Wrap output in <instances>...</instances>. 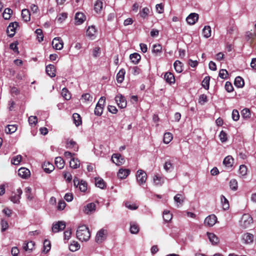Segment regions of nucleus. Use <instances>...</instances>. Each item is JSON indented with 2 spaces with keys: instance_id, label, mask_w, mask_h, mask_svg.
Masks as SVG:
<instances>
[{
  "instance_id": "nucleus-1",
  "label": "nucleus",
  "mask_w": 256,
  "mask_h": 256,
  "mask_svg": "<svg viewBox=\"0 0 256 256\" xmlns=\"http://www.w3.org/2000/svg\"><path fill=\"white\" fill-rule=\"evenodd\" d=\"M90 236L88 228L84 225L79 226L76 231V237L82 242L88 241Z\"/></svg>"
},
{
  "instance_id": "nucleus-2",
  "label": "nucleus",
  "mask_w": 256,
  "mask_h": 256,
  "mask_svg": "<svg viewBox=\"0 0 256 256\" xmlns=\"http://www.w3.org/2000/svg\"><path fill=\"white\" fill-rule=\"evenodd\" d=\"M252 218L248 214H243L241 218L240 224L244 228H248L252 223Z\"/></svg>"
},
{
  "instance_id": "nucleus-3",
  "label": "nucleus",
  "mask_w": 256,
  "mask_h": 256,
  "mask_svg": "<svg viewBox=\"0 0 256 256\" xmlns=\"http://www.w3.org/2000/svg\"><path fill=\"white\" fill-rule=\"evenodd\" d=\"M106 230L104 228L100 229L99 231L96 234L95 238L96 242L98 244L102 243L106 239Z\"/></svg>"
},
{
  "instance_id": "nucleus-4",
  "label": "nucleus",
  "mask_w": 256,
  "mask_h": 256,
  "mask_svg": "<svg viewBox=\"0 0 256 256\" xmlns=\"http://www.w3.org/2000/svg\"><path fill=\"white\" fill-rule=\"evenodd\" d=\"M136 180L140 185L143 184L147 179L146 173L142 170H138L136 174Z\"/></svg>"
},
{
  "instance_id": "nucleus-5",
  "label": "nucleus",
  "mask_w": 256,
  "mask_h": 256,
  "mask_svg": "<svg viewBox=\"0 0 256 256\" xmlns=\"http://www.w3.org/2000/svg\"><path fill=\"white\" fill-rule=\"evenodd\" d=\"M66 222L64 221H58L53 224L52 228V232L56 233L63 230L66 228Z\"/></svg>"
},
{
  "instance_id": "nucleus-6",
  "label": "nucleus",
  "mask_w": 256,
  "mask_h": 256,
  "mask_svg": "<svg viewBox=\"0 0 256 256\" xmlns=\"http://www.w3.org/2000/svg\"><path fill=\"white\" fill-rule=\"evenodd\" d=\"M116 102L119 108H123L126 106V100L125 98L121 94H118L115 97Z\"/></svg>"
},
{
  "instance_id": "nucleus-7",
  "label": "nucleus",
  "mask_w": 256,
  "mask_h": 256,
  "mask_svg": "<svg viewBox=\"0 0 256 256\" xmlns=\"http://www.w3.org/2000/svg\"><path fill=\"white\" fill-rule=\"evenodd\" d=\"M52 44L54 48L60 50L63 48L64 42L60 37H56L53 39Z\"/></svg>"
},
{
  "instance_id": "nucleus-8",
  "label": "nucleus",
  "mask_w": 256,
  "mask_h": 256,
  "mask_svg": "<svg viewBox=\"0 0 256 256\" xmlns=\"http://www.w3.org/2000/svg\"><path fill=\"white\" fill-rule=\"evenodd\" d=\"M18 26V23L15 22L10 24L7 28V33L8 36L12 38L14 36L16 32V28Z\"/></svg>"
},
{
  "instance_id": "nucleus-9",
  "label": "nucleus",
  "mask_w": 256,
  "mask_h": 256,
  "mask_svg": "<svg viewBox=\"0 0 256 256\" xmlns=\"http://www.w3.org/2000/svg\"><path fill=\"white\" fill-rule=\"evenodd\" d=\"M217 218L214 214L208 216L204 220V224L208 226H212L216 223Z\"/></svg>"
},
{
  "instance_id": "nucleus-10",
  "label": "nucleus",
  "mask_w": 256,
  "mask_h": 256,
  "mask_svg": "<svg viewBox=\"0 0 256 256\" xmlns=\"http://www.w3.org/2000/svg\"><path fill=\"white\" fill-rule=\"evenodd\" d=\"M97 31L94 26H89L86 30V35L91 40H94L96 38Z\"/></svg>"
},
{
  "instance_id": "nucleus-11",
  "label": "nucleus",
  "mask_w": 256,
  "mask_h": 256,
  "mask_svg": "<svg viewBox=\"0 0 256 256\" xmlns=\"http://www.w3.org/2000/svg\"><path fill=\"white\" fill-rule=\"evenodd\" d=\"M112 160L117 166L122 164L124 162V160L122 156L118 154H114L112 156Z\"/></svg>"
},
{
  "instance_id": "nucleus-12",
  "label": "nucleus",
  "mask_w": 256,
  "mask_h": 256,
  "mask_svg": "<svg viewBox=\"0 0 256 256\" xmlns=\"http://www.w3.org/2000/svg\"><path fill=\"white\" fill-rule=\"evenodd\" d=\"M74 20L75 24L76 25H80L86 20V16L82 12H78L76 14Z\"/></svg>"
},
{
  "instance_id": "nucleus-13",
  "label": "nucleus",
  "mask_w": 256,
  "mask_h": 256,
  "mask_svg": "<svg viewBox=\"0 0 256 256\" xmlns=\"http://www.w3.org/2000/svg\"><path fill=\"white\" fill-rule=\"evenodd\" d=\"M22 193V190L20 188H18L16 192L14 193V194L11 196L10 200L14 203H19Z\"/></svg>"
},
{
  "instance_id": "nucleus-14",
  "label": "nucleus",
  "mask_w": 256,
  "mask_h": 256,
  "mask_svg": "<svg viewBox=\"0 0 256 256\" xmlns=\"http://www.w3.org/2000/svg\"><path fill=\"white\" fill-rule=\"evenodd\" d=\"M198 19V14L196 13L190 14L186 18L187 22L191 25L196 23Z\"/></svg>"
},
{
  "instance_id": "nucleus-15",
  "label": "nucleus",
  "mask_w": 256,
  "mask_h": 256,
  "mask_svg": "<svg viewBox=\"0 0 256 256\" xmlns=\"http://www.w3.org/2000/svg\"><path fill=\"white\" fill-rule=\"evenodd\" d=\"M30 171L26 168H21L18 170V175L23 178H27L30 177Z\"/></svg>"
},
{
  "instance_id": "nucleus-16",
  "label": "nucleus",
  "mask_w": 256,
  "mask_h": 256,
  "mask_svg": "<svg viewBox=\"0 0 256 256\" xmlns=\"http://www.w3.org/2000/svg\"><path fill=\"white\" fill-rule=\"evenodd\" d=\"M254 235L252 234L247 232L244 234L242 236V240L244 243L246 244H251L254 240Z\"/></svg>"
},
{
  "instance_id": "nucleus-17",
  "label": "nucleus",
  "mask_w": 256,
  "mask_h": 256,
  "mask_svg": "<svg viewBox=\"0 0 256 256\" xmlns=\"http://www.w3.org/2000/svg\"><path fill=\"white\" fill-rule=\"evenodd\" d=\"M96 206L94 203L91 202L84 206V212L88 214H90L96 210Z\"/></svg>"
},
{
  "instance_id": "nucleus-18",
  "label": "nucleus",
  "mask_w": 256,
  "mask_h": 256,
  "mask_svg": "<svg viewBox=\"0 0 256 256\" xmlns=\"http://www.w3.org/2000/svg\"><path fill=\"white\" fill-rule=\"evenodd\" d=\"M46 74L51 78L56 76V68L52 64H49L46 66Z\"/></svg>"
},
{
  "instance_id": "nucleus-19",
  "label": "nucleus",
  "mask_w": 256,
  "mask_h": 256,
  "mask_svg": "<svg viewBox=\"0 0 256 256\" xmlns=\"http://www.w3.org/2000/svg\"><path fill=\"white\" fill-rule=\"evenodd\" d=\"M42 168L44 171L48 174L52 172L54 169V165L48 162H44L42 165Z\"/></svg>"
},
{
  "instance_id": "nucleus-20",
  "label": "nucleus",
  "mask_w": 256,
  "mask_h": 256,
  "mask_svg": "<svg viewBox=\"0 0 256 256\" xmlns=\"http://www.w3.org/2000/svg\"><path fill=\"white\" fill-rule=\"evenodd\" d=\"M130 171L128 169L120 168L118 172V176L120 179L126 178L130 174Z\"/></svg>"
},
{
  "instance_id": "nucleus-21",
  "label": "nucleus",
  "mask_w": 256,
  "mask_h": 256,
  "mask_svg": "<svg viewBox=\"0 0 256 256\" xmlns=\"http://www.w3.org/2000/svg\"><path fill=\"white\" fill-rule=\"evenodd\" d=\"M185 196L181 194H178L174 196V200L176 203L177 206L182 205L185 200Z\"/></svg>"
},
{
  "instance_id": "nucleus-22",
  "label": "nucleus",
  "mask_w": 256,
  "mask_h": 256,
  "mask_svg": "<svg viewBox=\"0 0 256 256\" xmlns=\"http://www.w3.org/2000/svg\"><path fill=\"white\" fill-rule=\"evenodd\" d=\"M164 78L166 82L172 84L175 82V78L174 74L170 72H167L164 76Z\"/></svg>"
},
{
  "instance_id": "nucleus-23",
  "label": "nucleus",
  "mask_w": 256,
  "mask_h": 256,
  "mask_svg": "<svg viewBox=\"0 0 256 256\" xmlns=\"http://www.w3.org/2000/svg\"><path fill=\"white\" fill-rule=\"evenodd\" d=\"M223 163L226 166L230 168L234 164V158L231 156H228L224 158Z\"/></svg>"
},
{
  "instance_id": "nucleus-24",
  "label": "nucleus",
  "mask_w": 256,
  "mask_h": 256,
  "mask_svg": "<svg viewBox=\"0 0 256 256\" xmlns=\"http://www.w3.org/2000/svg\"><path fill=\"white\" fill-rule=\"evenodd\" d=\"M140 228L136 222H130V232L132 234H136L138 232Z\"/></svg>"
},
{
  "instance_id": "nucleus-25",
  "label": "nucleus",
  "mask_w": 256,
  "mask_h": 256,
  "mask_svg": "<svg viewBox=\"0 0 256 256\" xmlns=\"http://www.w3.org/2000/svg\"><path fill=\"white\" fill-rule=\"evenodd\" d=\"M67 148H73L75 151H78V146L76 143L72 140H68L66 144Z\"/></svg>"
},
{
  "instance_id": "nucleus-26",
  "label": "nucleus",
  "mask_w": 256,
  "mask_h": 256,
  "mask_svg": "<svg viewBox=\"0 0 256 256\" xmlns=\"http://www.w3.org/2000/svg\"><path fill=\"white\" fill-rule=\"evenodd\" d=\"M207 236L210 241L212 244H216L218 242V238L214 234L211 232H207Z\"/></svg>"
},
{
  "instance_id": "nucleus-27",
  "label": "nucleus",
  "mask_w": 256,
  "mask_h": 256,
  "mask_svg": "<svg viewBox=\"0 0 256 256\" xmlns=\"http://www.w3.org/2000/svg\"><path fill=\"white\" fill-rule=\"evenodd\" d=\"M125 73L126 71L124 68H122L120 70L116 75V80L118 82L122 83L124 81Z\"/></svg>"
},
{
  "instance_id": "nucleus-28",
  "label": "nucleus",
  "mask_w": 256,
  "mask_h": 256,
  "mask_svg": "<svg viewBox=\"0 0 256 256\" xmlns=\"http://www.w3.org/2000/svg\"><path fill=\"white\" fill-rule=\"evenodd\" d=\"M55 164L59 169H62L64 166V162L62 158L58 156L55 158Z\"/></svg>"
},
{
  "instance_id": "nucleus-29",
  "label": "nucleus",
  "mask_w": 256,
  "mask_h": 256,
  "mask_svg": "<svg viewBox=\"0 0 256 256\" xmlns=\"http://www.w3.org/2000/svg\"><path fill=\"white\" fill-rule=\"evenodd\" d=\"M22 17L25 22H28L30 19V14L28 10L24 9L22 11Z\"/></svg>"
},
{
  "instance_id": "nucleus-30",
  "label": "nucleus",
  "mask_w": 256,
  "mask_h": 256,
  "mask_svg": "<svg viewBox=\"0 0 256 256\" xmlns=\"http://www.w3.org/2000/svg\"><path fill=\"white\" fill-rule=\"evenodd\" d=\"M130 58L132 63L134 64H137L140 60L141 56L138 53H134L130 54Z\"/></svg>"
},
{
  "instance_id": "nucleus-31",
  "label": "nucleus",
  "mask_w": 256,
  "mask_h": 256,
  "mask_svg": "<svg viewBox=\"0 0 256 256\" xmlns=\"http://www.w3.org/2000/svg\"><path fill=\"white\" fill-rule=\"evenodd\" d=\"M220 201L223 210H228L230 207L229 202L224 196H220Z\"/></svg>"
},
{
  "instance_id": "nucleus-32",
  "label": "nucleus",
  "mask_w": 256,
  "mask_h": 256,
  "mask_svg": "<svg viewBox=\"0 0 256 256\" xmlns=\"http://www.w3.org/2000/svg\"><path fill=\"white\" fill-rule=\"evenodd\" d=\"M153 180L155 184L158 186H161L164 182V178L158 175H155L154 176Z\"/></svg>"
},
{
  "instance_id": "nucleus-33",
  "label": "nucleus",
  "mask_w": 256,
  "mask_h": 256,
  "mask_svg": "<svg viewBox=\"0 0 256 256\" xmlns=\"http://www.w3.org/2000/svg\"><path fill=\"white\" fill-rule=\"evenodd\" d=\"M211 28L209 26H204L202 30V34L204 38H208L211 36Z\"/></svg>"
},
{
  "instance_id": "nucleus-34",
  "label": "nucleus",
  "mask_w": 256,
  "mask_h": 256,
  "mask_svg": "<svg viewBox=\"0 0 256 256\" xmlns=\"http://www.w3.org/2000/svg\"><path fill=\"white\" fill-rule=\"evenodd\" d=\"M234 84L238 88H242L244 84V80L240 76L236 78Z\"/></svg>"
},
{
  "instance_id": "nucleus-35",
  "label": "nucleus",
  "mask_w": 256,
  "mask_h": 256,
  "mask_svg": "<svg viewBox=\"0 0 256 256\" xmlns=\"http://www.w3.org/2000/svg\"><path fill=\"white\" fill-rule=\"evenodd\" d=\"M162 47L160 44H155L153 46L152 52L156 56L160 55L162 53Z\"/></svg>"
},
{
  "instance_id": "nucleus-36",
  "label": "nucleus",
  "mask_w": 256,
  "mask_h": 256,
  "mask_svg": "<svg viewBox=\"0 0 256 256\" xmlns=\"http://www.w3.org/2000/svg\"><path fill=\"white\" fill-rule=\"evenodd\" d=\"M62 96L66 100H68L71 98V94L68 90L64 88L62 90Z\"/></svg>"
},
{
  "instance_id": "nucleus-37",
  "label": "nucleus",
  "mask_w": 256,
  "mask_h": 256,
  "mask_svg": "<svg viewBox=\"0 0 256 256\" xmlns=\"http://www.w3.org/2000/svg\"><path fill=\"white\" fill-rule=\"evenodd\" d=\"M80 162L77 158H72L70 162V166L72 168H77L80 166Z\"/></svg>"
},
{
  "instance_id": "nucleus-38",
  "label": "nucleus",
  "mask_w": 256,
  "mask_h": 256,
  "mask_svg": "<svg viewBox=\"0 0 256 256\" xmlns=\"http://www.w3.org/2000/svg\"><path fill=\"white\" fill-rule=\"evenodd\" d=\"M34 244H35L34 242L30 241L28 243L24 244L23 248L26 251H28L29 252H30L34 248Z\"/></svg>"
},
{
  "instance_id": "nucleus-39",
  "label": "nucleus",
  "mask_w": 256,
  "mask_h": 256,
  "mask_svg": "<svg viewBox=\"0 0 256 256\" xmlns=\"http://www.w3.org/2000/svg\"><path fill=\"white\" fill-rule=\"evenodd\" d=\"M74 122L76 126H78L82 124V120L80 115L77 113H74L72 115Z\"/></svg>"
},
{
  "instance_id": "nucleus-40",
  "label": "nucleus",
  "mask_w": 256,
  "mask_h": 256,
  "mask_svg": "<svg viewBox=\"0 0 256 256\" xmlns=\"http://www.w3.org/2000/svg\"><path fill=\"white\" fill-rule=\"evenodd\" d=\"M174 66L177 72L180 73L182 71V63L180 61L176 60L174 64Z\"/></svg>"
},
{
  "instance_id": "nucleus-41",
  "label": "nucleus",
  "mask_w": 256,
  "mask_h": 256,
  "mask_svg": "<svg viewBox=\"0 0 256 256\" xmlns=\"http://www.w3.org/2000/svg\"><path fill=\"white\" fill-rule=\"evenodd\" d=\"M172 214L168 210H164L163 212V218L166 222H168L172 219Z\"/></svg>"
},
{
  "instance_id": "nucleus-42",
  "label": "nucleus",
  "mask_w": 256,
  "mask_h": 256,
  "mask_svg": "<svg viewBox=\"0 0 256 256\" xmlns=\"http://www.w3.org/2000/svg\"><path fill=\"white\" fill-rule=\"evenodd\" d=\"M172 140V134L170 132H166L164 134L163 141L164 143L168 144Z\"/></svg>"
},
{
  "instance_id": "nucleus-43",
  "label": "nucleus",
  "mask_w": 256,
  "mask_h": 256,
  "mask_svg": "<svg viewBox=\"0 0 256 256\" xmlns=\"http://www.w3.org/2000/svg\"><path fill=\"white\" fill-rule=\"evenodd\" d=\"M17 130V126L15 124L8 125L6 128L5 132L6 134H12L14 132Z\"/></svg>"
},
{
  "instance_id": "nucleus-44",
  "label": "nucleus",
  "mask_w": 256,
  "mask_h": 256,
  "mask_svg": "<svg viewBox=\"0 0 256 256\" xmlns=\"http://www.w3.org/2000/svg\"><path fill=\"white\" fill-rule=\"evenodd\" d=\"M22 158L21 155L18 154L14 156L12 158L11 163L14 165H18L22 160Z\"/></svg>"
},
{
  "instance_id": "nucleus-45",
  "label": "nucleus",
  "mask_w": 256,
  "mask_h": 256,
  "mask_svg": "<svg viewBox=\"0 0 256 256\" xmlns=\"http://www.w3.org/2000/svg\"><path fill=\"white\" fill-rule=\"evenodd\" d=\"M12 10L10 8H6L3 12V17L5 20H9L10 18Z\"/></svg>"
},
{
  "instance_id": "nucleus-46",
  "label": "nucleus",
  "mask_w": 256,
  "mask_h": 256,
  "mask_svg": "<svg viewBox=\"0 0 256 256\" xmlns=\"http://www.w3.org/2000/svg\"><path fill=\"white\" fill-rule=\"evenodd\" d=\"M80 248V245L76 242H73L69 246L70 250L72 252H76L79 250Z\"/></svg>"
},
{
  "instance_id": "nucleus-47",
  "label": "nucleus",
  "mask_w": 256,
  "mask_h": 256,
  "mask_svg": "<svg viewBox=\"0 0 256 256\" xmlns=\"http://www.w3.org/2000/svg\"><path fill=\"white\" fill-rule=\"evenodd\" d=\"M96 186L100 188H104L106 186L104 180L100 178L95 179Z\"/></svg>"
},
{
  "instance_id": "nucleus-48",
  "label": "nucleus",
  "mask_w": 256,
  "mask_h": 256,
  "mask_svg": "<svg viewBox=\"0 0 256 256\" xmlns=\"http://www.w3.org/2000/svg\"><path fill=\"white\" fill-rule=\"evenodd\" d=\"M150 12V9L147 7H145L140 11V14L142 18H145L148 16Z\"/></svg>"
},
{
  "instance_id": "nucleus-49",
  "label": "nucleus",
  "mask_w": 256,
  "mask_h": 256,
  "mask_svg": "<svg viewBox=\"0 0 256 256\" xmlns=\"http://www.w3.org/2000/svg\"><path fill=\"white\" fill-rule=\"evenodd\" d=\"M92 96L88 93L84 94L82 96V100L84 102H92Z\"/></svg>"
},
{
  "instance_id": "nucleus-50",
  "label": "nucleus",
  "mask_w": 256,
  "mask_h": 256,
  "mask_svg": "<svg viewBox=\"0 0 256 256\" xmlns=\"http://www.w3.org/2000/svg\"><path fill=\"white\" fill-rule=\"evenodd\" d=\"M50 248L51 246L50 242L48 240H46L44 242L43 252H48L50 250Z\"/></svg>"
},
{
  "instance_id": "nucleus-51",
  "label": "nucleus",
  "mask_w": 256,
  "mask_h": 256,
  "mask_svg": "<svg viewBox=\"0 0 256 256\" xmlns=\"http://www.w3.org/2000/svg\"><path fill=\"white\" fill-rule=\"evenodd\" d=\"M241 114L244 118H248L251 116L250 112L248 108L243 109L241 112Z\"/></svg>"
},
{
  "instance_id": "nucleus-52",
  "label": "nucleus",
  "mask_w": 256,
  "mask_h": 256,
  "mask_svg": "<svg viewBox=\"0 0 256 256\" xmlns=\"http://www.w3.org/2000/svg\"><path fill=\"white\" fill-rule=\"evenodd\" d=\"M230 186L232 190H236L238 189V182L236 180L232 179L230 182Z\"/></svg>"
},
{
  "instance_id": "nucleus-53",
  "label": "nucleus",
  "mask_w": 256,
  "mask_h": 256,
  "mask_svg": "<svg viewBox=\"0 0 256 256\" xmlns=\"http://www.w3.org/2000/svg\"><path fill=\"white\" fill-rule=\"evenodd\" d=\"M28 123L32 126H35L38 122V118L36 116H30L28 118Z\"/></svg>"
},
{
  "instance_id": "nucleus-54",
  "label": "nucleus",
  "mask_w": 256,
  "mask_h": 256,
  "mask_svg": "<svg viewBox=\"0 0 256 256\" xmlns=\"http://www.w3.org/2000/svg\"><path fill=\"white\" fill-rule=\"evenodd\" d=\"M210 80V78L209 76H206L202 82V86L206 90H208L209 88Z\"/></svg>"
},
{
  "instance_id": "nucleus-55",
  "label": "nucleus",
  "mask_w": 256,
  "mask_h": 256,
  "mask_svg": "<svg viewBox=\"0 0 256 256\" xmlns=\"http://www.w3.org/2000/svg\"><path fill=\"white\" fill-rule=\"evenodd\" d=\"M78 187L81 192H85L87 190V184L86 182L82 180Z\"/></svg>"
},
{
  "instance_id": "nucleus-56",
  "label": "nucleus",
  "mask_w": 256,
  "mask_h": 256,
  "mask_svg": "<svg viewBox=\"0 0 256 256\" xmlns=\"http://www.w3.org/2000/svg\"><path fill=\"white\" fill-rule=\"evenodd\" d=\"M164 169L166 172L171 171L173 169L172 164L170 161H166L164 166Z\"/></svg>"
},
{
  "instance_id": "nucleus-57",
  "label": "nucleus",
  "mask_w": 256,
  "mask_h": 256,
  "mask_svg": "<svg viewBox=\"0 0 256 256\" xmlns=\"http://www.w3.org/2000/svg\"><path fill=\"white\" fill-rule=\"evenodd\" d=\"M36 34L37 35V38L39 42H40L44 40V36L42 34V31L41 29H37L35 31Z\"/></svg>"
},
{
  "instance_id": "nucleus-58",
  "label": "nucleus",
  "mask_w": 256,
  "mask_h": 256,
  "mask_svg": "<svg viewBox=\"0 0 256 256\" xmlns=\"http://www.w3.org/2000/svg\"><path fill=\"white\" fill-rule=\"evenodd\" d=\"M239 173L242 176H246L247 174V168L244 164H242L240 166Z\"/></svg>"
},
{
  "instance_id": "nucleus-59",
  "label": "nucleus",
  "mask_w": 256,
  "mask_h": 256,
  "mask_svg": "<svg viewBox=\"0 0 256 256\" xmlns=\"http://www.w3.org/2000/svg\"><path fill=\"white\" fill-rule=\"evenodd\" d=\"M228 72L226 70L224 69H221L219 72L218 76L222 78L226 79L228 77Z\"/></svg>"
},
{
  "instance_id": "nucleus-60",
  "label": "nucleus",
  "mask_w": 256,
  "mask_h": 256,
  "mask_svg": "<svg viewBox=\"0 0 256 256\" xmlns=\"http://www.w3.org/2000/svg\"><path fill=\"white\" fill-rule=\"evenodd\" d=\"M68 17V14L66 12H62L58 16V20L60 22H62Z\"/></svg>"
},
{
  "instance_id": "nucleus-61",
  "label": "nucleus",
  "mask_w": 256,
  "mask_h": 256,
  "mask_svg": "<svg viewBox=\"0 0 256 256\" xmlns=\"http://www.w3.org/2000/svg\"><path fill=\"white\" fill-rule=\"evenodd\" d=\"M24 192L26 194V198L30 200H32V196L31 194L32 189L30 187H26Z\"/></svg>"
},
{
  "instance_id": "nucleus-62",
  "label": "nucleus",
  "mask_w": 256,
  "mask_h": 256,
  "mask_svg": "<svg viewBox=\"0 0 256 256\" xmlns=\"http://www.w3.org/2000/svg\"><path fill=\"white\" fill-rule=\"evenodd\" d=\"M102 8V2L100 0H97L94 4V10L96 12L100 11Z\"/></svg>"
},
{
  "instance_id": "nucleus-63",
  "label": "nucleus",
  "mask_w": 256,
  "mask_h": 256,
  "mask_svg": "<svg viewBox=\"0 0 256 256\" xmlns=\"http://www.w3.org/2000/svg\"><path fill=\"white\" fill-rule=\"evenodd\" d=\"M104 108L96 105L94 110V114L96 116H100L102 114Z\"/></svg>"
},
{
  "instance_id": "nucleus-64",
  "label": "nucleus",
  "mask_w": 256,
  "mask_h": 256,
  "mask_svg": "<svg viewBox=\"0 0 256 256\" xmlns=\"http://www.w3.org/2000/svg\"><path fill=\"white\" fill-rule=\"evenodd\" d=\"M156 12L159 14H162L164 12V5L162 4H157L156 6Z\"/></svg>"
}]
</instances>
